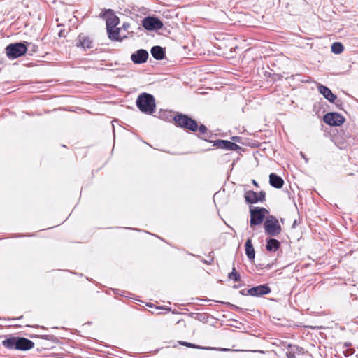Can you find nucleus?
Instances as JSON below:
<instances>
[{"label": "nucleus", "instance_id": "34", "mask_svg": "<svg viewBox=\"0 0 358 358\" xmlns=\"http://www.w3.org/2000/svg\"><path fill=\"white\" fill-rule=\"evenodd\" d=\"M252 184H253L254 185H255L256 187H259L258 183H257V182H256V180H252Z\"/></svg>", "mask_w": 358, "mask_h": 358}, {"label": "nucleus", "instance_id": "33", "mask_svg": "<svg viewBox=\"0 0 358 358\" xmlns=\"http://www.w3.org/2000/svg\"><path fill=\"white\" fill-rule=\"evenodd\" d=\"M248 289H244L241 290V291H240V294H241V295H243V296L249 295V294H248V292H247V291H248Z\"/></svg>", "mask_w": 358, "mask_h": 358}, {"label": "nucleus", "instance_id": "13", "mask_svg": "<svg viewBox=\"0 0 358 358\" xmlns=\"http://www.w3.org/2000/svg\"><path fill=\"white\" fill-rule=\"evenodd\" d=\"M271 288L267 285H260L248 289L249 295L252 296H261L271 292Z\"/></svg>", "mask_w": 358, "mask_h": 358}, {"label": "nucleus", "instance_id": "35", "mask_svg": "<svg viewBox=\"0 0 358 358\" xmlns=\"http://www.w3.org/2000/svg\"><path fill=\"white\" fill-rule=\"evenodd\" d=\"M355 322H356V323H358V316H357V317H356V319H355Z\"/></svg>", "mask_w": 358, "mask_h": 358}, {"label": "nucleus", "instance_id": "17", "mask_svg": "<svg viewBox=\"0 0 358 358\" xmlns=\"http://www.w3.org/2000/svg\"><path fill=\"white\" fill-rule=\"evenodd\" d=\"M269 183L272 187L280 189L284 185V180L280 176L274 173H272L269 176Z\"/></svg>", "mask_w": 358, "mask_h": 358}, {"label": "nucleus", "instance_id": "16", "mask_svg": "<svg viewBox=\"0 0 358 358\" xmlns=\"http://www.w3.org/2000/svg\"><path fill=\"white\" fill-rule=\"evenodd\" d=\"M107 34L111 41H121L123 38H127L126 34H122V31L120 27H115L110 31H107Z\"/></svg>", "mask_w": 358, "mask_h": 358}, {"label": "nucleus", "instance_id": "36", "mask_svg": "<svg viewBox=\"0 0 358 358\" xmlns=\"http://www.w3.org/2000/svg\"><path fill=\"white\" fill-rule=\"evenodd\" d=\"M147 306H149V307H152V305L151 303H148Z\"/></svg>", "mask_w": 358, "mask_h": 358}, {"label": "nucleus", "instance_id": "11", "mask_svg": "<svg viewBox=\"0 0 358 358\" xmlns=\"http://www.w3.org/2000/svg\"><path fill=\"white\" fill-rule=\"evenodd\" d=\"M213 143V145L217 148L227 150L236 151L240 149V146L234 142H231L227 140H217L214 141H210Z\"/></svg>", "mask_w": 358, "mask_h": 358}, {"label": "nucleus", "instance_id": "5", "mask_svg": "<svg viewBox=\"0 0 358 358\" xmlns=\"http://www.w3.org/2000/svg\"><path fill=\"white\" fill-rule=\"evenodd\" d=\"M99 16L106 20L107 31L115 29L120 24L119 17L112 9H104Z\"/></svg>", "mask_w": 358, "mask_h": 358}, {"label": "nucleus", "instance_id": "12", "mask_svg": "<svg viewBox=\"0 0 358 358\" xmlns=\"http://www.w3.org/2000/svg\"><path fill=\"white\" fill-rule=\"evenodd\" d=\"M149 54L146 50L139 49L131 55V60L134 64H141L145 63L148 60Z\"/></svg>", "mask_w": 358, "mask_h": 358}, {"label": "nucleus", "instance_id": "19", "mask_svg": "<svg viewBox=\"0 0 358 358\" xmlns=\"http://www.w3.org/2000/svg\"><path fill=\"white\" fill-rule=\"evenodd\" d=\"M152 56L157 60H162L164 58L165 50L159 45L153 46L150 50Z\"/></svg>", "mask_w": 358, "mask_h": 358}, {"label": "nucleus", "instance_id": "14", "mask_svg": "<svg viewBox=\"0 0 358 358\" xmlns=\"http://www.w3.org/2000/svg\"><path fill=\"white\" fill-rule=\"evenodd\" d=\"M34 347V343L24 337H17L16 350H29Z\"/></svg>", "mask_w": 358, "mask_h": 358}, {"label": "nucleus", "instance_id": "29", "mask_svg": "<svg viewBox=\"0 0 358 358\" xmlns=\"http://www.w3.org/2000/svg\"><path fill=\"white\" fill-rule=\"evenodd\" d=\"M130 23L129 22H124L121 27H120L122 30V31H128L129 29L130 28Z\"/></svg>", "mask_w": 358, "mask_h": 358}, {"label": "nucleus", "instance_id": "37", "mask_svg": "<svg viewBox=\"0 0 358 358\" xmlns=\"http://www.w3.org/2000/svg\"><path fill=\"white\" fill-rule=\"evenodd\" d=\"M62 35H63V33H62V31L59 33V36H62Z\"/></svg>", "mask_w": 358, "mask_h": 358}, {"label": "nucleus", "instance_id": "31", "mask_svg": "<svg viewBox=\"0 0 358 358\" xmlns=\"http://www.w3.org/2000/svg\"><path fill=\"white\" fill-rule=\"evenodd\" d=\"M231 139L234 141V142H238V143H240L241 142V138L240 136H232L231 138Z\"/></svg>", "mask_w": 358, "mask_h": 358}, {"label": "nucleus", "instance_id": "2", "mask_svg": "<svg viewBox=\"0 0 358 358\" xmlns=\"http://www.w3.org/2000/svg\"><path fill=\"white\" fill-rule=\"evenodd\" d=\"M173 121L177 127L184 129H187L192 132H195L198 129L197 122L187 115L177 113L173 117Z\"/></svg>", "mask_w": 358, "mask_h": 358}, {"label": "nucleus", "instance_id": "23", "mask_svg": "<svg viewBox=\"0 0 358 358\" xmlns=\"http://www.w3.org/2000/svg\"><path fill=\"white\" fill-rule=\"evenodd\" d=\"M17 337L10 336L2 341V345L4 348L9 350H16Z\"/></svg>", "mask_w": 358, "mask_h": 358}, {"label": "nucleus", "instance_id": "7", "mask_svg": "<svg viewBox=\"0 0 358 358\" xmlns=\"http://www.w3.org/2000/svg\"><path fill=\"white\" fill-rule=\"evenodd\" d=\"M142 26L148 31H158L163 27L164 24L159 18L148 16L143 19Z\"/></svg>", "mask_w": 358, "mask_h": 358}, {"label": "nucleus", "instance_id": "39", "mask_svg": "<svg viewBox=\"0 0 358 358\" xmlns=\"http://www.w3.org/2000/svg\"><path fill=\"white\" fill-rule=\"evenodd\" d=\"M357 358H358V357H357Z\"/></svg>", "mask_w": 358, "mask_h": 358}, {"label": "nucleus", "instance_id": "4", "mask_svg": "<svg viewBox=\"0 0 358 358\" xmlns=\"http://www.w3.org/2000/svg\"><path fill=\"white\" fill-rule=\"evenodd\" d=\"M264 227L266 234L271 236H276L282 231L278 220L272 215L266 217Z\"/></svg>", "mask_w": 358, "mask_h": 358}, {"label": "nucleus", "instance_id": "38", "mask_svg": "<svg viewBox=\"0 0 358 358\" xmlns=\"http://www.w3.org/2000/svg\"><path fill=\"white\" fill-rule=\"evenodd\" d=\"M62 35H63V33H62V31L59 33V36H62Z\"/></svg>", "mask_w": 358, "mask_h": 358}, {"label": "nucleus", "instance_id": "25", "mask_svg": "<svg viewBox=\"0 0 358 358\" xmlns=\"http://www.w3.org/2000/svg\"><path fill=\"white\" fill-rule=\"evenodd\" d=\"M178 344L185 346V347H187V348H195V349H206V350H211L212 349L211 348L201 347L196 344L189 343L187 341H179Z\"/></svg>", "mask_w": 358, "mask_h": 358}, {"label": "nucleus", "instance_id": "9", "mask_svg": "<svg viewBox=\"0 0 358 358\" xmlns=\"http://www.w3.org/2000/svg\"><path fill=\"white\" fill-rule=\"evenodd\" d=\"M345 120V117L338 113H328L323 117L324 122L330 126H341Z\"/></svg>", "mask_w": 358, "mask_h": 358}, {"label": "nucleus", "instance_id": "1", "mask_svg": "<svg viewBox=\"0 0 358 358\" xmlns=\"http://www.w3.org/2000/svg\"><path fill=\"white\" fill-rule=\"evenodd\" d=\"M136 106L144 113L151 114L155 112L156 108L155 100L153 95L143 92L136 99Z\"/></svg>", "mask_w": 358, "mask_h": 358}, {"label": "nucleus", "instance_id": "8", "mask_svg": "<svg viewBox=\"0 0 358 358\" xmlns=\"http://www.w3.org/2000/svg\"><path fill=\"white\" fill-rule=\"evenodd\" d=\"M244 198L247 203L254 204L259 201H264L266 199V193L264 191H260L259 193H257L252 190H249L245 192Z\"/></svg>", "mask_w": 358, "mask_h": 358}, {"label": "nucleus", "instance_id": "3", "mask_svg": "<svg viewBox=\"0 0 358 358\" xmlns=\"http://www.w3.org/2000/svg\"><path fill=\"white\" fill-rule=\"evenodd\" d=\"M27 47L23 42L10 43L5 48L6 56L10 59H14L24 55L27 52Z\"/></svg>", "mask_w": 358, "mask_h": 358}, {"label": "nucleus", "instance_id": "6", "mask_svg": "<svg viewBox=\"0 0 358 358\" xmlns=\"http://www.w3.org/2000/svg\"><path fill=\"white\" fill-rule=\"evenodd\" d=\"M250 227L259 225L264 221L268 210L264 208L250 207Z\"/></svg>", "mask_w": 358, "mask_h": 358}, {"label": "nucleus", "instance_id": "10", "mask_svg": "<svg viewBox=\"0 0 358 358\" xmlns=\"http://www.w3.org/2000/svg\"><path fill=\"white\" fill-rule=\"evenodd\" d=\"M76 46L85 50L91 49L94 46V41L84 34H80L76 39Z\"/></svg>", "mask_w": 358, "mask_h": 358}, {"label": "nucleus", "instance_id": "24", "mask_svg": "<svg viewBox=\"0 0 358 358\" xmlns=\"http://www.w3.org/2000/svg\"><path fill=\"white\" fill-rule=\"evenodd\" d=\"M331 48L334 54H341L344 50V46L340 42H334L332 43Z\"/></svg>", "mask_w": 358, "mask_h": 358}, {"label": "nucleus", "instance_id": "27", "mask_svg": "<svg viewBox=\"0 0 358 358\" xmlns=\"http://www.w3.org/2000/svg\"><path fill=\"white\" fill-rule=\"evenodd\" d=\"M24 43L25 46L28 48L27 52H29L30 55H32V53L36 52L38 51V47L37 45L27 41H24Z\"/></svg>", "mask_w": 358, "mask_h": 358}, {"label": "nucleus", "instance_id": "26", "mask_svg": "<svg viewBox=\"0 0 358 358\" xmlns=\"http://www.w3.org/2000/svg\"><path fill=\"white\" fill-rule=\"evenodd\" d=\"M228 278L234 280V282H240L241 281V275L236 271L235 267H234L232 269V271L228 274Z\"/></svg>", "mask_w": 358, "mask_h": 358}, {"label": "nucleus", "instance_id": "15", "mask_svg": "<svg viewBox=\"0 0 358 358\" xmlns=\"http://www.w3.org/2000/svg\"><path fill=\"white\" fill-rule=\"evenodd\" d=\"M317 89H318L319 92L321 94H322L323 96L326 99H327L329 102H331V103L335 102L336 99H337V96L336 94L332 93L331 90L329 87L320 84L317 86Z\"/></svg>", "mask_w": 358, "mask_h": 358}, {"label": "nucleus", "instance_id": "22", "mask_svg": "<svg viewBox=\"0 0 358 358\" xmlns=\"http://www.w3.org/2000/svg\"><path fill=\"white\" fill-rule=\"evenodd\" d=\"M245 254L250 260H253L255 257V251L252 244V241L248 238L245 244Z\"/></svg>", "mask_w": 358, "mask_h": 358}, {"label": "nucleus", "instance_id": "32", "mask_svg": "<svg viewBox=\"0 0 358 358\" xmlns=\"http://www.w3.org/2000/svg\"><path fill=\"white\" fill-rule=\"evenodd\" d=\"M301 74H296L294 76H292V77L294 78V79H297L301 82H306V80H301L300 79V77H301Z\"/></svg>", "mask_w": 358, "mask_h": 358}, {"label": "nucleus", "instance_id": "18", "mask_svg": "<svg viewBox=\"0 0 358 358\" xmlns=\"http://www.w3.org/2000/svg\"><path fill=\"white\" fill-rule=\"evenodd\" d=\"M287 348L286 355L287 358H296V354H301L303 350V348L292 344H288Z\"/></svg>", "mask_w": 358, "mask_h": 358}, {"label": "nucleus", "instance_id": "21", "mask_svg": "<svg viewBox=\"0 0 358 358\" xmlns=\"http://www.w3.org/2000/svg\"><path fill=\"white\" fill-rule=\"evenodd\" d=\"M199 132L198 136L206 141H210L208 140L209 138L211 137V132L207 129V127L203 125V124H201L200 126L198 125V129H197Z\"/></svg>", "mask_w": 358, "mask_h": 358}, {"label": "nucleus", "instance_id": "20", "mask_svg": "<svg viewBox=\"0 0 358 358\" xmlns=\"http://www.w3.org/2000/svg\"><path fill=\"white\" fill-rule=\"evenodd\" d=\"M280 246V243L279 241L275 238H268L266 240V249L269 252H275L277 251Z\"/></svg>", "mask_w": 358, "mask_h": 358}, {"label": "nucleus", "instance_id": "28", "mask_svg": "<svg viewBox=\"0 0 358 358\" xmlns=\"http://www.w3.org/2000/svg\"><path fill=\"white\" fill-rule=\"evenodd\" d=\"M209 259H203V262L208 265H211L213 263L214 261V257H213V252L211 251L208 254Z\"/></svg>", "mask_w": 358, "mask_h": 358}, {"label": "nucleus", "instance_id": "30", "mask_svg": "<svg viewBox=\"0 0 358 358\" xmlns=\"http://www.w3.org/2000/svg\"><path fill=\"white\" fill-rule=\"evenodd\" d=\"M42 338L48 341H55L57 338L54 336L51 335H43L41 336Z\"/></svg>", "mask_w": 358, "mask_h": 358}]
</instances>
